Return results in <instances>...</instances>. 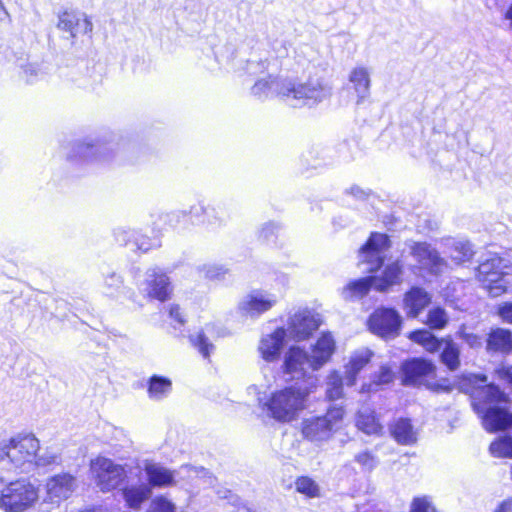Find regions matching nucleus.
<instances>
[{
    "instance_id": "1",
    "label": "nucleus",
    "mask_w": 512,
    "mask_h": 512,
    "mask_svg": "<svg viewBox=\"0 0 512 512\" xmlns=\"http://www.w3.org/2000/svg\"><path fill=\"white\" fill-rule=\"evenodd\" d=\"M487 377L463 373L455 381L456 387L471 397L473 410L482 419L488 432L506 430L512 427V413L508 411L509 397L494 384H486Z\"/></svg>"
},
{
    "instance_id": "2",
    "label": "nucleus",
    "mask_w": 512,
    "mask_h": 512,
    "mask_svg": "<svg viewBox=\"0 0 512 512\" xmlns=\"http://www.w3.org/2000/svg\"><path fill=\"white\" fill-rule=\"evenodd\" d=\"M275 93L292 107L314 106L331 96V87L322 79L310 78L306 82H298L289 78L268 75L255 82L251 94L258 99L268 98Z\"/></svg>"
},
{
    "instance_id": "3",
    "label": "nucleus",
    "mask_w": 512,
    "mask_h": 512,
    "mask_svg": "<svg viewBox=\"0 0 512 512\" xmlns=\"http://www.w3.org/2000/svg\"><path fill=\"white\" fill-rule=\"evenodd\" d=\"M335 343L330 334H323L313 346L311 354L299 347H291L285 355L283 372L291 379L305 377L308 371L321 368L331 357Z\"/></svg>"
},
{
    "instance_id": "4",
    "label": "nucleus",
    "mask_w": 512,
    "mask_h": 512,
    "mask_svg": "<svg viewBox=\"0 0 512 512\" xmlns=\"http://www.w3.org/2000/svg\"><path fill=\"white\" fill-rule=\"evenodd\" d=\"M308 394L307 389L287 387L273 393L265 402L264 409L268 416L278 422H291L306 408Z\"/></svg>"
},
{
    "instance_id": "5",
    "label": "nucleus",
    "mask_w": 512,
    "mask_h": 512,
    "mask_svg": "<svg viewBox=\"0 0 512 512\" xmlns=\"http://www.w3.org/2000/svg\"><path fill=\"white\" fill-rule=\"evenodd\" d=\"M408 337L413 342L423 346L429 353L438 352L442 348L439 355L440 362L449 371L454 372L459 369L461 351L459 345L454 342L451 336L439 339L429 330L421 329L412 331Z\"/></svg>"
},
{
    "instance_id": "6",
    "label": "nucleus",
    "mask_w": 512,
    "mask_h": 512,
    "mask_svg": "<svg viewBox=\"0 0 512 512\" xmlns=\"http://www.w3.org/2000/svg\"><path fill=\"white\" fill-rule=\"evenodd\" d=\"M343 416L342 407L332 406L324 415H311L304 418L301 423V432L309 441H326L337 431Z\"/></svg>"
},
{
    "instance_id": "7",
    "label": "nucleus",
    "mask_w": 512,
    "mask_h": 512,
    "mask_svg": "<svg viewBox=\"0 0 512 512\" xmlns=\"http://www.w3.org/2000/svg\"><path fill=\"white\" fill-rule=\"evenodd\" d=\"M39 448V440L34 435L17 436L0 446V460H7L16 468L27 471L25 466L33 464Z\"/></svg>"
},
{
    "instance_id": "8",
    "label": "nucleus",
    "mask_w": 512,
    "mask_h": 512,
    "mask_svg": "<svg viewBox=\"0 0 512 512\" xmlns=\"http://www.w3.org/2000/svg\"><path fill=\"white\" fill-rule=\"evenodd\" d=\"M38 500V489L26 479L10 482L1 490L0 508L7 512H22Z\"/></svg>"
},
{
    "instance_id": "9",
    "label": "nucleus",
    "mask_w": 512,
    "mask_h": 512,
    "mask_svg": "<svg viewBox=\"0 0 512 512\" xmlns=\"http://www.w3.org/2000/svg\"><path fill=\"white\" fill-rule=\"evenodd\" d=\"M145 472L148 477L149 485L152 487H168L177 483V479L190 480L204 469H198L191 465H183L178 470H170L157 463H148L145 466Z\"/></svg>"
},
{
    "instance_id": "10",
    "label": "nucleus",
    "mask_w": 512,
    "mask_h": 512,
    "mask_svg": "<svg viewBox=\"0 0 512 512\" xmlns=\"http://www.w3.org/2000/svg\"><path fill=\"white\" fill-rule=\"evenodd\" d=\"M117 144L100 138H86L73 145L70 158L86 161L109 162L115 157Z\"/></svg>"
},
{
    "instance_id": "11",
    "label": "nucleus",
    "mask_w": 512,
    "mask_h": 512,
    "mask_svg": "<svg viewBox=\"0 0 512 512\" xmlns=\"http://www.w3.org/2000/svg\"><path fill=\"white\" fill-rule=\"evenodd\" d=\"M90 468L96 485L101 491H110L117 488L126 478L124 467L105 457L92 460Z\"/></svg>"
},
{
    "instance_id": "12",
    "label": "nucleus",
    "mask_w": 512,
    "mask_h": 512,
    "mask_svg": "<svg viewBox=\"0 0 512 512\" xmlns=\"http://www.w3.org/2000/svg\"><path fill=\"white\" fill-rule=\"evenodd\" d=\"M368 325L372 333L382 338H395L400 332L401 317L392 308H378L370 315Z\"/></svg>"
},
{
    "instance_id": "13",
    "label": "nucleus",
    "mask_w": 512,
    "mask_h": 512,
    "mask_svg": "<svg viewBox=\"0 0 512 512\" xmlns=\"http://www.w3.org/2000/svg\"><path fill=\"white\" fill-rule=\"evenodd\" d=\"M390 239L386 234L371 233L369 239L359 251L360 262L367 263V271L372 273L384 263L383 252L390 248Z\"/></svg>"
},
{
    "instance_id": "14",
    "label": "nucleus",
    "mask_w": 512,
    "mask_h": 512,
    "mask_svg": "<svg viewBox=\"0 0 512 512\" xmlns=\"http://www.w3.org/2000/svg\"><path fill=\"white\" fill-rule=\"evenodd\" d=\"M410 254L418 263L419 268L426 270L432 275L443 273L446 262L439 255L438 251L426 242H412Z\"/></svg>"
},
{
    "instance_id": "15",
    "label": "nucleus",
    "mask_w": 512,
    "mask_h": 512,
    "mask_svg": "<svg viewBox=\"0 0 512 512\" xmlns=\"http://www.w3.org/2000/svg\"><path fill=\"white\" fill-rule=\"evenodd\" d=\"M319 314L309 309L295 312L289 319L287 331L296 341L309 338L320 326Z\"/></svg>"
},
{
    "instance_id": "16",
    "label": "nucleus",
    "mask_w": 512,
    "mask_h": 512,
    "mask_svg": "<svg viewBox=\"0 0 512 512\" xmlns=\"http://www.w3.org/2000/svg\"><path fill=\"white\" fill-rule=\"evenodd\" d=\"M142 291L149 297L164 302L169 299L172 286L169 277L160 268H150L145 273Z\"/></svg>"
},
{
    "instance_id": "17",
    "label": "nucleus",
    "mask_w": 512,
    "mask_h": 512,
    "mask_svg": "<svg viewBox=\"0 0 512 512\" xmlns=\"http://www.w3.org/2000/svg\"><path fill=\"white\" fill-rule=\"evenodd\" d=\"M276 302L277 300L274 295L254 290L239 302L238 309L242 315L254 318L270 310Z\"/></svg>"
},
{
    "instance_id": "18",
    "label": "nucleus",
    "mask_w": 512,
    "mask_h": 512,
    "mask_svg": "<svg viewBox=\"0 0 512 512\" xmlns=\"http://www.w3.org/2000/svg\"><path fill=\"white\" fill-rule=\"evenodd\" d=\"M57 28L69 32L72 38L78 34H88L93 30V24L84 14L75 10H65L58 15Z\"/></svg>"
},
{
    "instance_id": "19",
    "label": "nucleus",
    "mask_w": 512,
    "mask_h": 512,
    "mask_svg": "<svg viewBox=\"0 0 512 512\" xmlns=\"http://www.w3.org/2000/svg\"><path fill=\"white\" fill-rule=\"evenodd\" d=\"M403 383L405 385H418L426 376L434 374L436 365L424 358H412L402 363Z\"/></svg>"
},
{
    "instance_id": "20",
    "label": "nucleus",
    "mask_w": 512,
    "mask_h": 512,
    "mask_svg": "<svg viewBox=\"0 0 512 512\" xmlns=\"http://www.w3.org/2000/svg\"><path fill=\"white\" fill-rule=\"evenodd\" d=\"M76 488V479L68 473L51 477L46 483L47 494L52 501L69 498Z\"/></svg>"
},
{
    "instance_id": "21",
    "label": "nucleus",
    "mask_w": 512,
    "mask_h": 512,
    "mask_svg": "<svg viewBox=\"0 0 512 512\" xmlns=\"http://www.w3.org/2000/svg\"><path fill=\"white\" fill-rule=\"evenodd\" d=\"M286 330L277 328L273 333L263 337L259 345V351L262 358L267 362H272L279 358L284 346Z\"/></svg>"
},
{
    "instance_id": "22",
    "label": "nucleus",
    "mask_w": 512,
    "mask_h": 512,
    "mask_svg": "<svg viewBox=\"0 0 512 512\" xmlns=\"http://www.w3.org/2000/svg\"><path fill=\"white\" fill-rule=\"evenodd\" d=\"M199 211L203 214L202 222L211 227H219L225 224L229 216L228 208L224 202H217L199 208L192 207L190 213L197 216Z\"/></svg>"
},
{
    "instance_id": "23",
    "label": "nucleus",
    "mask_w": 512,
    "mask_h": 512,
    "mask_svg": "<svg viewBox=\"0 0 512 512\" xmlns=\"http://www.w3.org/2000/svg\"><path fill=\"white\" fill-rule=\"evenodd\" d=\"M402 274L403 264L400 260H396L384 268L381 276H373L374 288L380 292H385L390 287L402 282Z\"/></svg>"
},
{
    "instance_id": "24",
    "label": "nucleus",
    "mask_w": 512,
    "mask_h": 512,
    "mask_svg": "<svg viewBox=\"0 0 512 512\" xmlns=\"http://www.w3.org/2000/svg\"><path fill=\"white\" fill-rule=\"evenodd\" d=\"M116 239L119 243L130 246L133 251L147 252L160 244L157 240H150L148 237L138 234L134 231H118Z\"/></svg>"
},
{
    "instance_id": "25",
    "label": "nucleus",
    "mask_w": 512,
    "mask_h": 512,
    "mask_svg": "<svg viewBox=\"0 0 512 512\" xmlns=\"http://www.w3.org/2000/svg\"><path fill=\"white\" fill-rule=\"evenodd\" d=\"M429 294L420 287H413L405 294L404 303L408 309V315L417 317L418 314L430 303Z\"/></svg>"
},
{
    "instance_id": "26",
    "label": "nucleus",
    "mask_w": 512,
    "mask_h": 512,
    "mask_svg": "<svg viewBox=\"0 0 512 512\" xmlns=\"http://www.w3.org/2000/svg\"><path fill=\"white\" fill-rule=\"evenodd\" d=\"M356 426L359 430L367 435H381L383 431L382 425L378 422L374 411L364 406L362 407L356 417Z\"/></svg>"
},
{
    "instance_id": "27",
    "label": "nucleus",
    "mask_w": 512,
    "mask_h": 512,
    "mask_svg": "<svg viewBox=\"0 0 512 512\" xmlns=\"http://www.w3.org/2000/svg\"><path fill=\"white\" fill-rule=\"evenodd\" d=\"M486 349L488 352L508 353L512 350V338L508 330L496 328L488 334Z\"/></svg>"
},
{
    "instance_id": "28",
    "label": "nucleus",
    "mask_w": 512,
    "mask_h": 512,
    "mask_svg": "<svg viewBox=\"0 0 512 512\" xmlns=\"http://www.w3.org/2000/svg\"><path fill=\"white\" fill-rule=\"evenodd\" d=\"M393 438L402 445L414 444L417 440L416 432L409 419L399 418L390 427Z\"/></svg>"
},
{
    "instance_id": "29",
    "label": "nucleus",
    "mask_w": 512,
    "mask_h": 512,
    "mask_svg": "<svg viewBox=\"0 0 512 512\" xmlns=\"http://www.w3.org/2000/svg\"><path fill=\"white\" fill-rule=\"evenodd\" d=\"M373 276L361 278L349 282L342 289V297L345 300L360 299L368 294L371 287H374Z\"/></svg>"
},
{
    "instance_id": "30",
    "label": "nucleus",
    "mask_w": 512,
    "mask_h": 512,
    "mask_svg": "<svg viewBox=\"0 0 512 512\" xmlns=\"http://www.w3.org/2000/svg\"><path fill=\"white\" fill-rule=\"evenodd\" d=\"M372 352L370 350H362L355 353L346 367V384L352 386L355 384L357 374L370 361Z\"/></svg>"
},
{
    "instance_id": "31",
    "label": "nucleus",
    "mask_w": 512,
    "mask_h": 512,
    "mask_svg": "<svg viewBox=\"0 0 512 512\" xmlns=\"http://www.w3.org/2000/svg\"><path fill=\"white\" fill-rule=\"evenodd\" d=\"M172 390V382L169 378L153 375L148 381V396L152 400L166 398Z\"/></svg>"
},
{
    "instance_id": "32",
    "label": "nucleus",
    "mask_w": 512,
    "mask_h": 512,
    "mask_svg": "<svg viewBox=\"0 0 512 512\" xmlns=\"http://www.w3.org/2000/svg\"><path fill=\"white\" fill-rule=\"evenodd\" d=\"M151 493V488L144 484L122 490V496L130 508H139L142 502L151 496Z\"/></svg>"
},
{
    "instance_id": "33",
    "label": "nucleus",
    "mask_w": 512,
    "mask_h": 512,
    "mask_svg": "<svg viewBox=\"0 0 512 512\" xmlns=\"http://www.w3.org/2000/svg\"><path fill=\"white\" fill-rule=\"evenodd\" d=\"M349 79L353 83L354 90L358 95V102L365 99L369 95L370 88V78L367 69L364 67L353 69Z\"/></svg>"
},
{
    "instance_id": "34",
    "label": "nucleus",
    "mask_w": 512,
    "mask_h": 512,
    "mask_svg": "<svg viewBox=\"0 0 512 512\" xmlns=\"http://www.w3.org/2000/svg\"><path fill=\"white\" fill-rule=\"evenodd\" d=\"M502 259L499 257H492L482 262L477 267L476 276L480 283L487 281L488 279L497 278L503 274L501 269Z\"/></svg>"
},
{
    "instance_id": "35",
    "label": "nucleus",
    "mask_w": 512,
    "mask_h": 512,
    "mask_svg": "<svg viewBox=\"0 0 512 512\" xmlns=\"http://www.w3.org/2000/svg\"><path fill=\"white\" fill-rule=\"evenodd\" d=\"M473 254L474 252L469 242H454L453 245L450 247V257L452 261L457 265L469 261L472 258Z\"/></svg>"
},
{
    "instance_id": "36",
    "label": "nucleus",
    "mask_w": 512,
    "mask_h": 512,
    "mask_svg": "<svg viewBox=\"0 0 512 512\" xmlns=\"http://www.w3.org/2000/svg\"><path fill=\"white\" fill-rule=\"evenodd\" d=\"M449 317L443 308L436 307L427 314V325L431 329L441 330L448 324Z\"/></svg>"
},
{
    "instance_id": "37",
    "label": "nucleus",
    "mask_w": 512,
    "mask_h": 512,
    "mask_svg": "<svg viewBox=\"0 0 512 512\" xmlns=\"http://www.w3.org/2000/svg\"><path fill=\"white\" fill-rule=\"evenodd\" d=\"M491 297H498L507 291L508 281L503 274L481 283Z\"/></svg>"
},
{
    "instance_id": "38",
    "label": "nucleus",
    "mask_w": 512,
    "mask_h": 512,
    "mask_svg": "<svg viewBox=\"0 0 512 512\" xmlns=\"http://www.w3.org/2000/svg\"><path fill=\"white\" fill-rule=\"evenodd\" d=\"M191 344L198 349L204 358L210 356L211 351L214 349V345L209 341L203 331L197 332L195 335L189 337Z\"/></svg>"
},
{
    "instance_id": "39",
    "label": "nucleus",
    "mask_w": 512,
    "mask_h": 512,
    "mask_svg": "<svg viewBox=\"0 0 512 512\" xmlns=\"http://www.w3.org/2000/svg\"><path fill=\"white\" fill-rule=\"evenodd\" d=\"M490 452L498 457L512 458V437H503L490 445Z\"/></svg>"
},
{
    "instance_id": "40",
    "label": "nucleus",
    "mask_w": 512,
    "mask_h": 512,
    "mask_svg": "<svg viewBox=\"0 0 512 512\" xmlns=\"http://www.w3.org/2000/svg\"><path fill=\"white\" fill-rule=\"evenodd\" d=\"M343 381L337 373H332L327 382L326 396L329 400H336L342 397Z\"/></svg>"
},
{
    "instance_id": "41",
    "label": "nucleus",
    "mask_w": 512,
    "mask_h": 512,
    "mask_svg": "<svg viewBox=\"0 0 512 512\" xmlns=\"http://www.w3.org/2000/svg\"><path fill=\"white\" fill-rule=\"evenodd\" d=\"M456 337L466 343L471 349H479L483 345V339L481 336L468 331L465 325H461L457 332Z\"/></svg>"
},
{
    "instance_id": "42",
    "label": "nucleus",
    "mask_w": 512,
    "mask_h": 512,
    "mask_svg": "<svg viewBox=\"0 0 512 512\" xmlns=\"http://www.w3.org/2000/svg\"><path fill=\"white\" fill-rule=\"evenodd\" d=\"M295 484L297 491L302 494L309 497H314L318 494L317 484L309 477H300Z\"/></svg>"
},
{
    "instance_id": "43",
    "label": "nucleus",
    "mask_w": 512,
    "mask_h": 512,
    "mask_svg": "<svg viewBox=\"0 0 512 512\" xmlns=\"http://www.w3.org/2000/svg\"><path fill=\"white\" fill-rule=\"evenodd\" d=\"M123 286V280L121 276L116 273H110L105 277L104 287L107 295H114L120 291Z\"/></svg>"
},
{
    "instance_id": "44",
    "label": "nucleus",
    "mask_w": 512,
    "mask_h": 512,
    "mask_svg": "<svg viewBox=\"0 0 512 512\" xmlns=\"http://www.w3.org/2000/svg\"><path fill=\"white\" fill-rule=\"evenodd\" d=\"M199 271L203 273L205 278L211 280L221 279L227 272L222 266L216 264L203 265L199 268Z\"/></svg>"
},
{
    "instance_id": "45",
    "label": "nucleus",
    "mask_w": 512,
    "mask_h": 512,
    "mask_svg": "<svg viewBox=\"0 0 512 512\" xmlns=\"http://www.w3.org/2000/svg\"><path fill=\"white\" fill-rule=\"evenodd\" d=\"M410 512H438L428 497L414 498Z\"/></svg>"
},
{
    "instance_id": "46",
    "label": "nucleus",
    "mask_w": 512,
    "mask_h": 512,
    "mask_svg": "<svg viewBox=\"0 0 512 512\" xmlns=\"http://www.w3.org/2000/svg\"><path fill=\"white\" fill-rule=\"evenodd\" d=\"M280 226L275 222L265 223L259 231V238L266 242L274 241Z\"/></svg>"
},
{
    "instance_id": "47",
    "label": "nucleus",
    "mask_w": 512,
    "mask_h": 512,
    "mask_svg": "<svg viewBox=\"0 0 512 512\" xmlns=\"http://www.w3.org/2000/svg\"><path fill=\"white\" fill-rule=\"evenodd\" d=\"M35 465L45 467L53 464H60L61 458L60 456L51 451H46L43 454L35 457L34 461Z\"/></svg>"
},
{
    "instance_id": "48",
    "label": "nucleus",
    "mask_w": 512,
    "mask_h": 512,
    "mask_svg": "<svg viewBox=\"0 0 512 512\" xmlns=\"http://www.w3.org/2000/svg\"><path fill=\"white\" fill-rule=\"evenodd\" d=\"M496 378L512 387V365L501 363L494 371Z\"/></svg>"
},
{
    "instance_id": "49",
    "label": "nucleus",
    "mask_w": 512,
    "mask_h": 512,
    "mask_svg": "<svg viewBox=\"0 0 512 512\" xmlns=\"http://www.w3.org/2000/svg\"><path fill=\"white\" fill-rule=\"evenodd\" d=\"M150 512H175V506L166 498L158 497L152 501Z\"/></svg>"
},
{
    "instance_id": "50",
    "label": "nucleus",
    "mask_w": 512,
    "mask_h": 512,
    "mask_svg": "<svg viewBox=\"0 0 512 512\" xmlns=\"http://www.w3.org/2000/svg\"><path fill=\"white\" fill-rule=\"evenodd\" d=\"M394 374L387 366H382L378 373L375 374L373 382L376 385H384L392 382Z\"/></svg>"
},
{
    "instance_id": "51",
    "label": "nucleus",
    "mask_w": 512,
    "mask_h": 512,
    "mask_svg": "<svg viewBox=\"0 0 512 512\" xmlns=\"http://www.w3.org/2000/svg\"><path fill=\"white\" fill-rule=\"evenodd\" d=\"M426 387L434 392H444L449 393L453 389V385H451L448 381V379H441L439 381L430 382L427 381L425 383Z\"/></svg>"
},
{
    "instance_id": "52",
    "label": "nucleus",
    "mask_w": 512,
    "mask_h": 512,
    "mask_svg": "<svg viewBox=\"0 0 512 512\" xmlns=\"http://www.w3.org/2000/svg\"><path fill=\"white\" fill-rule=\"evenodd\" d=\"M355 461L367 470H372L376 466L375 457L367 451L357 454Z\"/></svg>"
},
{
    "instance_id": "53",
    "label": "nucleus",
    "mask_w": 512,
    "mask_h": 512,
    "mask_svg": "<svg viewBox=\"0 0 512 512\" xmlns=\"http://www.w3.org/2000/svg\"><path fill=\"white\" fill-rule=\"evenodd\" d=\"M498 315L504 322L512 324V302H504L499 305Z\"/></svg>"
},
{
    "instance_id": "54",
    "label": "nucleus",
    "mask_w": 512,
    "mask_h": 512,
    "mask_svg": "<svg viewBox=\"0 0 512 512\" xmlns=\"http://www.w3.org/2000/svg\"><path fill=\"white\" fill-rule=\"evenodd\" d=\"M23 73L27 83H33L38 76L39 69L34 64H28L23 67Z\"/></svg>"
},
{
    "instance_id": "55",
    "label": "nucleus",
    "mask_w": 512,
    "mask_h": 512,
    "mask_svg": "<svg viewBox=\"0 0 512 512\" xmlns=\"http://www.w3.org/2000/svg\"><path fill=\"white\" fill-rule=\"evenodd\" d=\"M169 315L172 319L177 321L178 324L183 325L184 319L182 317V314L180 312V308L178 305H172L169 309Z\"/></svg>"
},
{
    "instance_id": "56",
    "label": "nucleus",
    "mask_w": 512,
    "mask_h": 512,
    "mask_svg": "<svg viewBox=\"0 0 512 512\" xmlns=\"http://www.w3.org/2000/svg\"><path fill=\"white\" fill-rule=\"evenodd\" d=\"M348 193L353 195L358 200H365L368 196V193L358 186H352Z\"/></svg>"
},
{
    "instance_id": "57",
    "label": "nucleus",
    "mask_w": 512,
    "mask_h": 512,
    "mask_svg": "<svg viewBox=\"0 0 512 512\" xmlns=\"http://www.w3.org/2000/svg\"><path fill=\"white\" fill-rule=\"evenodd\" d=\"M258 69L263 72L266 69L265 62H251L248 64V71L250 74H255Z\"/></svg>"
},
{
    "instance_id": "58",
    "label": "nucleus",
    "mask_w": 512,
    "mask_h": 512,
    "mask_svg": "<svg viewBox=\"0 0 512 512\" xmlns=\"http://www.w3.org/2000/svg\"><path fill=\"white\" fill-rule=\"evenodd\" d=\"M11 22V16L5 8L2 0H0V22Z\"/></svg>"
},
{
    "instance_id": "59",
    "label": "nucleus",
    "mask_w": 512,
    "mask_h": 512,
    "mask_svg": "<svg viewBox=\"0 0 512 512\" xmlns=\"http://www.w3.org/2000/svg\"><path fill=\"white\" fill-rule=\"evenodd\" d=\"M495 512H512V500L504 501Z\"/></svg>"
},
{
    "instance_id": "60",
    "label": "nucleus",
    "mask_w": 512,
    "mask_h": 512,
    "mask_svg": "<svg viewBox=\"0 0 512 512\" xmlns=\"http://www.w3.org/2000/svg\"><path fill=\"white\" fill-rule=\"evenodd\" d=\"M505 18L512 21V4L505 13Z\"/></svg>"
},
{
    "instance_id": "61",
    "label": "nucleus",
    "mask_w": 512,
    "mask_h": 512,
    "mask_svg": "<svg viewBox=\"0 0 512 512\" xmlns=\"http://www.w3.org/2000/svg\"><path fill=\"white\" fill-rule=\"evenodd\" d=\"M81 512H95V511L91 510V509H87V510H84V511H81Z\"/></svg>"
}]
</instances>
